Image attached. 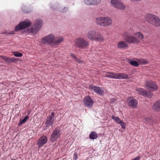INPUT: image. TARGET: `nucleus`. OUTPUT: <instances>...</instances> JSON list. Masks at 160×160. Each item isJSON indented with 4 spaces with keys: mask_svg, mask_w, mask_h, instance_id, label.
Listing matches in <instances>:
<instances>
[{
    "mask_svg": "<svg viewBox=\"0 0 160 160\" xmlns=\"http://www.w3.org/2000/svg\"><path fill=\"white\" fill-rule=\"evenodd\" d=\"M87 37L91 40H94L96 41H102L103 40L102 37L97 31L91 30L87 34Z\"/></svg>",
    "mask_w": 160,
    "mask_h": 160,
    "instance_id": "nucleus-1",
    "label": "nucleus"
},
{
    "mask_svg": "<svg viewBox=\"0 0 160 160\" xmlns=\"http://www.w3.org/2000/svg\"><path fill=\"white\" fill-rule=\"evenodd\" d=\"M145 19L150 24L157 27L160 26V19L157 16L152 14H147Z\"/></svg>",
    "mask_w": 160,
    "mask_h": 160,
    "instance_id": "nucleus-2",
    "label": "nucleus"
},
{
    "mask_svg": "<svg viewBox=\"0 0 160 160\" xmlns=\"http://www.w3.org/2000/svg\"><path fill=\"white\" fill-rule=\"evenodd\" d=\"M123 39L128 43L137 44L140 42V41L137 38L132 36H130L129 32H124L123 33Z\"/></svg>",
    "mask_w": 160,
    "mask_h": 160,
    "instance_id": "nucleus-3",
    "label": "nucleus"
},
{
    "mask_svg": "<svg viewBox=\"0 0 160 160\" xmlns=\"http://www.w3.org/2000/svg\"><path fill=\"white\" fill-rule=\"evenodd\" d=\"M75 45L78 48L85 49L89 45L88 42L82 38H79L75 41Z\"/></svg>",
    "mask_w": 160,
    "mask_h": 160,
    "instance_id": "nucleus-4",
    "label": "nucleus"
},
{
    "mask_svg": "<svg viewBox=\"0 0 160 160\" xmlns=\"http://www.w3.org/2000/svg\"><path fill=\"white\" fill-rule=\"evenodd\" d=\"M54 40L55 36L51 33L43 38L41 40V42L43 44L54 45Z\"/></svg>",
    "mask_w": 160,
    "mask_h": 160,
    "instance_id": "nucleus-5",
    "label": "nucleus"
},
{
    "mask_svg": "<svg viewBox=\"0 0 160 160\" xmlns=\"http://www.w3.org/2000/svg\"><path fill=\"white\" fill-rule=\"evenodd\" d=\"M31 24V22L28 20H26L24 21L21 22L15 27L14 30L15 32H17L23 29L29 27Z\"/></svg>",
    "mask_w": 160,
    "mask_h": 160,
    "instance_id": "nucleus-6",
    "label": "nucleus"
},
{
    "mask_svg": "<svg viewBox=\"0 0 160 160\" xmlns=\"http://www.w3.org/2000/svg\"><path fill=\"white\" fill-rule=\"evenodd\" d=\"M42 23V21L41 19H37L35 21L34 23L32 26L30 32L33 33H37L41 27Z\"/></svg>",
    "mask_w": 160,
    "mask_h": 160,
    "instance_id": "nucleus-7",
    "label": "nucleus"
},
{
    "mask_svg": "<svg viewBox=\"0 0 160 160\" xmlns=\"http://www.w3.org/2000/svg\"><path fill=\"white\" fill-rule=\"evenodd\" d=\"M111 3L115 8L121 10H124L126 8L124 4L118 0H111Z\"/></svg>",
    "mask_w": 160,
    "mask_h": 160,
    "instance_id": "nucleus-8",
    "label": "nucleus"
},
{
    "mask_svg": "<svg viewBox=\"0 0 160 160\" xmlns=\"http://www.w3.org/2000/svg\"><path fill=\"white\" fill-rule=\"evenodd\" d=\"M61 135L60 128H56L52 133L51 137V141L53 142L57 140L60 137Z\"/></svg>",
    "mask_w": 160,
    "mask_h": 160,
    "instance_id": "nucleus-9",
    "label": "nucleus"
},
{
    "mask_svg": "<svg viewBox=\"0 0 160 160\" xmlns=\"http://www.w3.org/2000/svg\"><path fill=\"white\" fill-rule=\"evenodd\" d=\"M146 85V88L152 91H156L158 89V85L152 81L147 82Z\"/></svg>",
    "mask_w": 160,
    "mask_h": 160,
    "instance_id": "nucleus-10",
    "label": "nucleus"
},
{
    "mask_svg": "<svg viewBox=\"0 0 160 160\" xmlns=\"http://www.w3.org/2000/svg\"><path fill=\"white\" fill-rule=\"evenodd\" d=\"M84 104L88 107L91 108L92 107L94 101L92 98L89 96L85 97L83 99Z\"/></svg>",
    "mask_w": 160,
    "mask_h": 160,
    "instance_id": "nucleus-11",
    "label": "nucleus"
},
{
    "mask_svg": "<svg viewBox=\"0 0 160 160\" xmlns=\"http://www.w3.org/2000/svg\"><path fill=\"white\" fill-rule=\"evenodd\" d=\"M47 141L48 138L47 137L45 136H43L38 139L37 141V144L40 148L44 144L46 143Z\"/></svg>",
    "mask_w": 160,
    "mask_h": 160,
    "instance_id": "nucleus-12",
    "label": "nucleus"
},
{
    "mask_svg": "<svg viewBox=\"0 0 160 160\" xmlns=\"http://www.w3.org/2000/svg\"><path fill=\"white\" fill-rule=\"evenodd\" d=\"M128 104L129 106L131 108H136L138 105V102L135 99L130 98L128 99Z\"/></svg>",
    "mask_w": 160,
    "mask_h": 160,
    "instance_id": "nucleus-13",
    "label": "nucleus"
},
{
    "mask_svg": "<svg viewBox=\"0 0 160 160\" xmlns=\"http://www.w3.org/2000/svg\"><path fill=\"white\" fill-rule=\"evenodd\" d=\"M101 0H84V3L87 5L92 6L99 4Z\"/></svg>",
    "mask_w": 160,
    "mask_h": 160,
    "instance_id": "nucleus-14",
    "label": "nucleus"
},
{
    "mask_svg": "<svg viewBox=\"0 0 160 160\" xmlns=\"http://www.w3.org/2000/svg\"><path fill=\"white\" fill-rule=\"evenodd\" d=\"M90 88L91 90H93L96 93L99 95H102L104 93V91L100 87L90 86Z\"/></svg>",
    "mask_w": 160,
    "mask_h": 160,
    "instance_id": "nucleus-15",
    "label": "nucleus"
},
{
    "mask_svg": "<svg viewBox=\"0 0 160 160\" xmlns=\"http://www.w3.org/2000/svg\"><path fill=\"white\" fill-rule=\"evenodd\" d=\"M54 115V113L52 112L51 113V115L47 117L46 122L47 126L51 125L53 123V121L55 120Z\"/></svg>",
    "mask_w": 160,
    "mask_h": 160,
    "instance_id": "nucleus-16",
    "label": "nucleus"
},
{
    "mask_svg": "<svg viewBox=\"0 0 160 160\" xmlns=\"http://www.w3.org/2000/svg\"><path fill=\"white\" fill-rule=\"evenodd\" d=\"M112 19L109 17H104L103 26L107 27L111 25L112 23Z\"/></svg>",
    "mask_w": 160,
    "mask_h": 160,
    "instance_id": "nucleus-17",
    "label": "nucleus"
},
{
    "mask_svg": "<svg viewBox=\"0 0 160 160\" xmlns=\"http://www.w3.org/2000/svg\"><path fill=\"white\" fill-rule=\"evenodd\" d=\"M117 47L118 48L125 49L127 48L128 45L125 42L121 41L118 42Z\"/></svg>",
    "mask_w": 160,
    "mask_h": 160,
    "instance_id": "nucleus-18",
    "label": "nucleus"
},
{
    "mask_svg": "<svg viewBox=\"0 0 160 160\" xmlns=\"http://www.w3.org/2000/svg\"><path fill=\"white\" fill-rule=\"evenodd\" d=\"M104 18V17L101 16L98 17L95 19V22L97 24L102 26L103 23Z\"/></svg>",
    "mask_w": 160,
    "mask_h": 160,
    "instance_id": "nucleus-19",
    "label": "nucleus"
},
{
    "mask_svg": "<svg viewBox=\"0 0 160 160\" xmlns=\"http://www.w3.org/2000/svg\"><path fill=\"white\" fill-rule=\"evenodd\" d=\"M136 91L138 94L143 96H147L148 94V92L147 91L142 88L137 89Z\"/></svg>",
    "mask_w": 160,
    "mask_h": 160,
    "instance_id": "nucleus-20",
    "label": "nucleus"
},
{
    "mask_svg": "<svg viewBox=\"0 0 160 160\" xmlns=\"http://www.w3.org/2000/svg\"><path fill=\"white\" fill-rule=\"evenodd\" d=\"M128 76L124 73H116V79H126L128 78Z\"/></svg>",
    "mask_w": 160,
    "mask_h": 160,
    "instance_id": "nucleus-21",
    "label": "nucleus"
},
{
    "mask_svg": "<svg viewBox=\"0 0 160 160\" xmlns=\"http://www.w3.org/2000/svg\"><path fill=\"white\" fill-rule=\"evenodd\" d=\"M63 38L61 37H58L55 38L54 45H58L60 43H62L63 41Z\"/></svg>",
    "mask_w": 160,
    "mask_h": 160,
    "instance_id": "nucleus-22",
    "label": "nucleus"
},
{
    "mask_svg": "<svg viewBox=\"0 0 160 160\" xmlns=\"http://www.w3.org/2000/svg\"><path fill=\"white\" fill-rule=\"evenodd\" d=\"M105 77L111 78L116 79V73L111 72H107L105 74Z\"/></svg>",
    "mask_w": 160,
    "mask_h": 160,
    "instance_id": "nucleus-23",
    "label": "nucleus"
},
{
    "mask_svg": "<svg viewBox=\"0 0 160 160\" xmlns=\"http://www.w3.org/2000/svg\"><path fill=\"white\" fill-rule=\"evenodd\" d=\"M152 107L154 109L156 110H160V100L155 102Z\"/></svg>",
    "mask_w": 160,
    "mask_h": 160,
    "instance_id": "nucleus-24",
    "label": "nucleus"
},
{
    "mask_svg": "<svg viewBox=\"0 0 160 160\" xmlns=\"http://www.w3.org/2000/svg\"><path fill=\"white\" fill-rule=\"evenodd\" d=\"M134 35L138 38L139 39H140L141 40L143 39L144 38L142 34L140 32H137L135 33Z\"/></svg>",
    "mask_w": 160,
    "mask_h": 160,
    "instance_id": "nucleus-25",
    "label": "nucleus"
},
{
    "mask_svg": "<svg viewBox=\"0 0 160 160\" xmlns=\"http://www.w3.org/2000/svg\"><path fill=\"white\" fill-rule=\"evenodd\" d=\"M90 138L92 139H94L98 137V134L94 132H92L90 134Z\"/></svg>",
    "mask_w": 160,
    "mask_h": 160,
    "instance_id": "nucleus-26",
    "label": "nucleus"
},
{
    "mask_svg": "<svg viewBox=\"0 0 160 160\" xmlns=\"http://www.w3.org/2000/svg\"><path fill=\"white\" fill-rule=\"evenodd\" d=\"M143 122L147 124H150L151 123H153V121L150 118H147L143 120Z\"/></svg>",
    "mask_w": 160,
    "mask_h": 160,
    "instance_id": "nucleus-27",
    "label": "nucleus"
},
{
    "mask_svg": "<svg viewBox=\"0 0 160 160\" xmlns=\"http://www.w3.org/2000/svg\"><path fill=\"white\" fill-rule=\"evenodd\" d=\"M137 60L140 64H146L148 62L147 60L142 59H138Z\"/></svg>",
    "mask_w": 160,
    "mask_h": 160,
    "instance_id": "nucleus-28",
    "label": "nucleus"
},
{
    "mask_svg": "<svg viewBox=\"0 0 160 160\" xmlns=\"http://www.w3.org/2000/svg\"><path fill=\"white\" fill-rule=\"evenodd\" d=\"M70 56L72 57L75 60V62L78 63H81L83 61L80 60L78 59L75 55L72 53H71L70 55Z\"/></svg>",
    "mask_w": 160,
    "mask_h": 160,
    "instance_id": "nucleus-29",
    "label": "nucleus"
},
{
    "mask_svg": "<svg viewBox=\"0 0 160 160\" xmlns=\"http://www.w3.org/2000/svg\"><path fill=\"white\" fill-rule=\"evenodd\" d=\"M28 119V116H26L23 120H20L19 121V126L21 125L22 124L25 123L27 119Z\"/></svg>",
    "mask_w": 160,
    "mask_h": 160,
    "instance_id": "nucleus-30",
    "label": "nucleus"
},
{
    "mask_svg": "<svg viewBox=\"0 0 160 160\" xmlns=\"http://www.w3.org/2000/svg\"><path fill=\"white\" fill-rule=\"evenodd\" d=\"M129 63L132 65L136 67L139 66L138 62L135 61H129Z\"/></svg>",
    "mask_w": 160,
    "mask_h": 160,
    "instance_id": "nucleus-31",
    "label": "nucleus"
},
{
    "mask_svg": "<svg viewBox=\"0 0 160 160\" xmlns=\"http://www.w3.org/2000/svg\"><path fill=\"white\" fill-rule=\"evenodd\" d=\"M112 118L118 124L122 120L118 117H115L113 115L112 116Z\"/></svg>",
    "mask_w": 160,
    "mask_h": 160,
    "instance_id": "nucleus-32",
    "label": "nucleus"
},
{
    "mask_svg": "<svg viewBox=\"0 0 160 160\" xmlns=\"http://www.w3.org/2000/svg\"><path fill=\"white\" fill-rule=\"evenodd\" d=\"M0 57L3 60H4L5 61L7 62H9L11 60V59L10 58L7 57H6V56H0Z\"/></svg>",
    "mask_w": 160,
    "mask_h": 160,
    "instance_id": "nucleus-33",
    "label": "nucleus"
},
{
    "mask_svg": "<svg viewBox=\"0 0 160 160\" xmlns=\"http://www.w3.org/2000/svg\"><path fill=\"white\" fill-rule=\"evenodd\" d=\"M13 55L16 57H21L22 56V53H19L18 52H13Z\"/></svg>",
    "mask_w": 160,
    "mask_h": 160,
    "instance_id": "nucleus-34",
    "label": "nucleus"
},
{
    "mask_svg": "<svg viewBox=\"0 0 160 160\" xmlns=\"http://www.w3.org/2000/svg\"><path fill=\"white\" fill-rule=\"evenodd\" d=\"M120 124L122 128L123 129L126 128V124L125 122L121 120L120 122L119 123Z\"/></svg>",
    "mask_w": 160,
    "mask_h": 160,
    "instance_id": "nucleus-35",
    "label": "nucleus"
},
{
    "mask_svg": "<svg viewBox=\"0 0 160 160\" xmlns=\"http://www.w3.org/2000/svg\"><path fill=\"white\" fill-rule=\"evenodd\" d=\"M24 8H25L24 7L22 8V10L23 11V12L26 13H28L29 12V11L28 10H26Z\"/></svg>",
    "mask_w": 160,
    "mask_h": 160,
    "instance_id": "nucleus-36",
    "label": "nucleus"
},
{
    "mask_svg": "<svg viewBox=\"0 0 160 160\" xmlns=\"http://www.w3.org/2000/svg\"><path fill=\"white\" fill-rule=\"evenodd\" d=\"M77 156L76 153H74V156L73 157V159L74 160H77Z\"/></svg>",
    "mask_w": 160,
    "mask_h": 160,
    "instance_id": "nucleus-37",
    "label": "nucleus"
},
{
    "mask_svg": "<svg viewBox=\"0 0 160 160\" xmlns=\"http://www.w3.org/2000/svg\"><path fill=\"white\" fill-rule=\"evenodd\" d=\"M116 101V98H114L112 99L111 100V102H115Z\"/></svg>",
    "mask_w": 160,
    "mask_h": 160,
    "instance_id": "nucleus-38",
    "label": "nucleus"
},
{
    "mask_svg": "<svg viewBox=\"0 0 160 160\" xmlns=\"http://www.w3.org/2000/svg\"><path fill=\"white\" fill-rule=\"evenodd\" d=\"M64 9H66V10L65 11H63V12H66V11L67 10H68V8H64Z\"/></svg>",
    "mask_w": 160,
    "mask_h": 160,
    "instance_id": "nucleus-39",
    "label": "nucleus"
},
{
    "mask_svg": "<svg viewBox=\"0 0 160 160\" xmlns=\"http://www.w3.org/2000/svg\"><path fill=\"white\" fill-rule=\"evenodd\" d=\"M14 33V32L13 31V32L12 33H11L10 34H13Z\"/></svg>",
    "mask_w": 160,
    "mask_h": 160,
    "instance_id": "nucleus-40",
    "label": "nucleus"
}]
</instances>
